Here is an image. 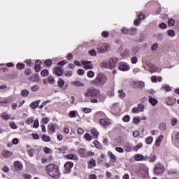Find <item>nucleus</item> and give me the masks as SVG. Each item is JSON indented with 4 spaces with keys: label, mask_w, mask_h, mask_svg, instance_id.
<instances>
[{
    "label": "nucleus",
    "mask_w": 179,
    "mask_h": 179,
    "mask_svg": "<svg viewBox=\"0 0 179 179\" xmlns=\"http://www.w3.org/2000/svg\"><path fill=\"white\" fill-rule=\"evenodd\" d=\"M99 94H100V91L94 87H90L84 92L85 98L83 99V101L87 103L90 101V97H97Z\"/></svg>",
    "instance_id": "nucleus-1"
},
{
    "label": "nucleus",
    "mask_w": 179,
    "mask_h": 179,
    "mask_svg": "<svg viewBox=\"0 0 179 179\" xmlns=\"http://www.w3.org/2000/svg\"><path fill=\"white\" fill-rule=\"evenodd\" d=\"M46 171L52 178H59V169L55 164H49L46 166Z\"/></svg>",
    "instance_id": "nucleus-2"
},
{
    "label": "nucleus",
    "mask_w": 179,
    "mask_h": 179,
    "mask_svg": "<svg viewBox=\"0 0 179 179\" xmlns=\"http://www.w3.org/2000/svg\"><path fill=\"white\" fill-rule=\"evenodd\" d=\"M106 82H107V76L103 74V73H99L94 80H91V85H94V86H103L106 85Z\"/></svg>",
    "instance_id": "nucleus-3"
},
{
    "label": "nucleus",
    "mask_w": 179,
    "mask_h": 179,
    "mask_svg": "<svg viewBox=\"0 0 179 179\" xmlns=\"http://www.w3.org/2000/svg\"><path fill=\"white\" fill-rule=\"evenodd\" d=\"M111 48V46L108 43H100L97 47H96V51L99 54H104V52H107L108 50Z\"/></svg>",
    "instance_id": "nucleus-4"
},
{
    "label": "nucleus",
    "mask_w": 179,
    "mask_h": 179,
    "mask_svg": "<svg viewBox=\"0 0 179 179\" xmlns=\"http://www.w3.org/2000/svg\"><path fill=\"white\" fill-rule=\"evenodd\" d=\"M164 173V166L162 164H158L154 168V174L155 176H160Z\"/></svg>",
    "instance_id": "nucleus-5"
},
{
    "label": "nucleus",
    "mask_w": 179,
    "mask_h": 179,
    "mask_svg": "<svg viewBox=\"0 0 179 179\" xmlns=\"http://www.w3.org/2000/svg\"><path fill=\"white\" fill-rule=\"evenodd\" d=\"M99 124L102 127H108V125H111V120L108 118H101L99 120Z\"/></svg>",
    "instance_id": "nucleus-6"
},
{
    "label": "nucleus",
    "mask_w": 179,
    "mask_h": 179,
    "mask_svg": "<svg viewBox=\"0 0 179 179\" xmlns=\"http://www.w3.org/2000/svg\"><path fill=\"white\" fill-rule=\"evenodd\" d=\"M117 63H118V58L112 57L108 62L110 69H114V68H115Z\"/></svg>",
    "instance_id": "nucleus-7"
},
{
    "label": "nucleus",
    "mask_w": 179,
    "mask_h": 179,
    "mask_svg": "<svg viewBox=\"0 0 179 179\" xmlns=\"http://www.w3.org/2000/svg\"><path fill=\"white\" fill-rule=\"evenodd\" d=\"M72 167H73V162H66V164H64V173H71V171H72Z\"/></svg>",
    "instance_id": "nucleus-8"
},
{
    "label": "nucleus",
    "mask_w": 179,
    "mask_h": 179,
    "mask_svg": "<svg viewBox=\"0 0 179 179\" xmlns=\"http://www.w3.org/2000/svg\"><path fill=\"white\" fill-rule=\"evenodd\" d=\"M81 64L84 66L85 69H93V64L90 61L82 60Z\"/></svg>",
    "instance_id": "nucleus-9"
},
{
    "label": "nucleus",
    "mask_w": 179,
    "mask_h": 179,
    "mask_svg": "<svg viewBox=\"0 0 179 179\" xmlns=\"http://www.w3.org/2000/svg\"><path fill=\"white\" fill-rule=\"evenodd\" d=\"M134 159H135L136 162H142L143 160H145V161L148 160V159H149V157H148V155L143 156L142 154H136L134 156Z\"/></svg>",
    "instance_id": "nucleus-10"
},
{
    "label": "nucleus",
    "mask_w": 179,
    "mask_h": 179,
    "mask_svg": "<svg viewBox=\"0 0 179 179\" xmlns=\"http://www.w3.org/2000/svg\"><path fill=\"white\" fill-rule=\"evenodd\" d=\"M165 102L167 106H174L176 104V99L168 96L165 99Z\"/></svg>",
    "instance_id": "nucleus-11"
},
{
    "label": "nucleus",
    "mask_w": 179,
    "mask_h": 179,
    "mask_svg": "<svg viewBox=\"0 0 179 179\" xmlns=\"http://www.w3.org/2000/svg\"><path fill=\"white\" fill-rule=\"evenodd\" d=\"M120 71H123L124 72L127 71H129L131 69V67L128 65L127 63H120L119 66Z\"/></svg>",
    "instance_id": "nucleus-12"
},
{
    "label": "nucleus",
    "mask_w": 179,
    "mask_h": 179,
    "mask_svg": "<svg viewBox=\"0 0 179 179\" xmlns=\"http://www.w3.org/2000/svg\"><path fill=\"white\" fill-rule=\"evenodd\" d=\"M54 73L57 76H62L64 73V69L61 67H57L54 69Z\"/></svg>",
    "instance_id": "nucleus-13"
},
{
    "label": "nucleus",
    "mask_w": 179,
    "mask_h": 179,
    "mask_svg": "<svg viewBox=\"0 0 179 179\" xmlns=\"http://www.w3.org/2000/svg\"><path fill=\"white\" fill-rule=\"evenodd\" d=\"M13 155V152L8 151V150H3L1 152V155L3 157H5V159H8V157H12Z\"/></svg>",
    "instance_id": "nucleus-14"
},
{
    "label": "nucleus",
    "mask_w": 179,
    "mask_h": 179,
    "mask_svg": "<svg viewBox=\"0 0 179 179\" xmlns=\"http://www.w3.org/2000/svg\"><path fill=\"white\" fill-rule=\"evenodd\" d=\"M14 168L19 171L23 169V165L19 161H16L14 162Z\"/></svg>",
    "instance_id": "nucleus-15"
},
{
    "label": "nucleus",
    "mask_w": 179,
    "mask_h": 179,
    "mask_svg": "<svg viewBox=\"0 0 179 179\" xmlns=\"http://www.w3.org/2000/svg\"><path fill=\"white\" fill-rule=\"evenodd\" d=\"M120 55L122 58H127V57H129V55H131V52L129 50L125 49L120 53Z\"/></svg>",
    "instance_id": "nucleus-16"
},
{
    "label": "nucleus",
    "mask_w": 179,
    "mask_h": 179,
    "mask_svg": "<svg viewBox=\"0 0 179 179\" xmlns=\"http://www.w3.org/2000/svg\"><path fill=\"white\" fill-rule=\"evenodd\" d=\"M41 61L40 60H37L36 62H35V70L37 71V72H40V71H41Z\"/></svg>",
    "instance_id": "nucleus-17"
},
{
    "label": "nucleus",
    "mask_w": 179,
    "mask_h": 179,
    "mask_svg": "<svg viewBox=\"0 0 179 179\" xmlns=\"http://www.w3.org/2000/svg\"><path fill=\"white\" fill-rule=\"evenodd\" d=\"M148 101L149 103H150V104H152V106H155L157 104V103H159V101H157V99L152 97V96H148Z\"/></svg>",
    "instance_id": "nucleus-18"
},
{
    "label": "nucleus",
    "mask_w": 179,
    "mask_h": 179,
    "mask_svg": "<svg viewBox=\"0 0 179 179\" xmlns=\"http://www.w3.org/2000/svg\"><path fill=\"white\" fill-rule=\"evenodd\" d=\"M71 85H73V86H76L77 87H83L85 86V84L79 80L71 82Z\"/></svg>",
    "instance_id": "nucleus-19"
},
{
    "label": "nucleus",
    "mask_w": 179,
    "mask_h": 179,
    "mask_svg": "<svg viewBox=\"0 0 179 179\" xmlns=\"http://www.w3.org/2000/svg\"><path fill=\"white\" fill-rule=\"evenodd\" d=\"M66 157L69 160H79V157H78V155L75 154H69L66 155Z\"/></svg>",
    "instance_id": "nucleus-20"
},
{
    "label": "nucleus",
    "mask_w": 179,
    "mask_h": 179,
    "mask_svg": "<svg viewBox=\"0 0 179 179\" xmlns=\"http://www.w3.org/2000/svg\"><path fill=\"white\" fill-rule=\"evenodd\" d=\"M38 104H40V100L35 101L30 104L31 108L33 110H36L37 107H38Z\"/></svg>",
    "instance_id": "nucleus-21"
},
{
    "label": "nucleus",
    "mask_w": 179,
    "mask_h": 179,
    "mask_svg": "<svg viewBox=\"0 0 179 179\" xmlns=\"http://www.w3.org/2000/svg\"><path fill=\"white\" fill-rule=\"evenodd\" d=\"M137 34H138V29L136 27H133L129 29V34H130V36H135Z\"/></svg>",
    "instance_id": "nucleus-22"
},
{
    "label": "nucleus",
    "mask_w": 179,
    "mask_h": 179,
    "mask_svg": "<svg viewBox=\"0 0 179 179\" xmlns=\"http://www.w3.org/2000/svg\"><path fill=\"white\" fill-rule=\"evenodd\" d=\"M48 132L49 134H54L55 132V125L50 124L48 125Z\"/></svg>",
    "instance_id": "nucleus-23"
},
{
    "label": "nucleus",
    "mask_w": 179,
    "mask_h": 179,
    "mask_svg": "<svg viewBox=\"0 0 179 179\" xmlns=\"http://www.w3.org/2000/svg\"><path fill=\"white\" fill-rule=\"evenodd\" d=\"M79 153L81 155V157H86L87 156V152L84 148L79 149Z\"/></svg>",
    "instance_id": "nucleus-24"
},
{
    "label": "nucleus",
    "mask_w": 179,
    "mask_h": 179,
    "mask_svg": "<svg viewBox=\"0 0 179 179\" xmlns=\"http://www.w3.org/2000/svg\"><path fill=\"white\" fill-rule=\"evenodd\" d=\"M101 68H103L104 69H110V65L107 62H103L100 64Z\"/></svg>",
    "instance_id": "nucleus-25"
},
{
    "label": "nucleus",
    "mask_w": 179,
    "mask_h": 179,
    "mask_svg": "<svg viewBox=\"0 0 179 179\" xmlns=\"http://www.w3.org/2000/svg\"><path fill=\"white\" fill-rule=\"evenodd\" d=\"M132 148L133 145L130 143H127L124 145V150H126V152H131V150H132Z\"/></svg>",
    "instance_id": "nucleus-26"
},
{
    "label": "nucleus",
    "mask_w": 179,
    "mask_h": 179,
    "mask_svg": "<svg viewBox=\"0 0 179 179\" xmlns=\"http://www.w3.org/2000/svg\"><path fill=\"white\" fill-rule=\"evenodd\" d=\"M164 138V136H159V137L156 140V143L155 145L156 146H160L161 143H162V141H163V138Z\"/></svg>",
    "instance_id": "nucleus-27"
},
{
    "label": "nucleus",
    "mask_w": 179,
    "mask_h": 179,
    "mask_svg": "<svg viewBox=\"0 0 179 179\" xmlns=\"http://www.w3.org/2000/svg\"><path fill=\"white\" fill-rule=\"evenodd\" d=\"M91 134L94 136L95 139H97L99 138V131L96 130V129H91Z\"/></svg>",
    "instance_id": "nucleus-28"
},
{
    "label": "nucleus",
    "mask_w": 179,
    "mask_h": 179,
    "mask_svg": "<svg viewBox=\"0 0 179 179\" xmlns=\"http://www.w3.org/2000/svg\"><path fill=\"white\" fill-rule=\"evenodd\" d=\"M77 114H78V111L71 110V111L69 112V115L70 118H76Z\"/></svg>",
    "instance_id": "nucleus-29"
},
{
    "label": "nucleus",
    "mask_w": 179,
    "mask_h": 179,
    "mask_svg": "<svg viewBox=\"0 0 179 179\" xmlns=\"http://www.w3.org/2000/svg\"><path fill=\"white\" fill-rule=\"evenodd\" d=\"M137 107L140 113H143L145 111V105H143V103H138Z\"/></svg>",
    "instance_id": "nucleus-30"
},
{
    "label": "nucleus",
    "mask_w": 179,
    "mask_h": 179,
    "mask_svg": "<svg viewBox=\"0 0 179 179\" xmlns=\"http://www.w3.org/2000/svg\"><path fill=\"white\" fill-rule=\"evenodd\" d=\"M136 86H138V87L139 89H143V87H145V83L142 82V81H138L136 83Z\"/></svg>",
    "instance_id": "nucleus-31"
},
{
    "label": "nucleus",
    "mask_w": 179,
    "mask_h": 179,
    "mask_svg": "<svg viewBox=\"0 0 179 179\" xmlns=\"http://www.w3.org/2000/svg\"><path fill=\"white\" fill-rule=\"evenodd\" d=\"M108 156H109L110 159H111V160L113 161V163H115V160H117V158L115 157V155H114V154H113V152H111V151L108 152Z\"/></svg>",
    "instance_id": "nucleus-32"
},
{
    "label": "nucleus",
    "mask_w": 179,
    "mask_h": 179,
    "mask_svg": "<svg viewBox=\"0 0 179 179\" xmlns=\"http://www.w3.org/2000/svg\"><path fill=\"white\" fill-rule=\"evenodd\" d=\"M106 97L107 96L104 94H100L98 96V99H99V101H104L106 100Z\"/></svg>",
    "instance_id": "nucleus-33"
},
{
    "label": "nucleus",
    "mask_w": 179,
    "mask_h": 179,
    "mask_svg": "<svg viewBox=\"0 0 179 179\" xmlns=\"http://www.w3.org/2000/svg\"><path fill=\"white\" fill-rule=\"evenodd\" d=\"M57 85L59 87H63L64 85H65V81H64L62 78H59L57 81Z\"/></svg>",
    "instance_id": "nucleus-34"
},
{
    "label": "nucleus",
    "mask_w": 179,
    "mask_h": 179,
    "mask_svg": "<svg viewBox=\"0 0 179 179\" xmlns=\"http://www.w3.org/2000/svg\"><path fill=\"white\" fill-rule=\"evenodd\" d=\"M156 71H157V67L153 64H151L150 66V72L153 73V72H156Z\"/></svg>",
    "instance_id": "nucleus-35"
},
{
    "label": "nucleus",
    "mask_w": 179,
    "mask_h": 179,
    "mask_svg": "<svg viewBox=\"0 0 179 179\" xmlns=\"http://www.w3.org/2000/svg\"><path fill=\"white\" fill-rule=\"evenodd\" d=\"M145 142L147 145H151L152 142H153V137L148 136L147 138H145Z\"/></svg>",
    "instance_id": "nucleus-36"
},
{
    "label": "nucleus",
    "mask_w": 179,
    "mask_h": 179,
    "mask_svg": "<svg viewBox=\"0 0 179 179\" xmlns=\"http://www.w3.org/2000/svg\"><path fill=\"white\" fill-rule=\"evenodd\" d=\"M167 34L170 37H174V36H176V31L173 29L168 30Z\"/></svg>",
    "instance_id": "nucleus-37"
},
{
    "label": "nucleus",
    "mask_w": 179,
    "mask_h": 179,
    "mask_svg": "<svg viewBox=\"0 0 179 179\" xmlns=\"http://www.w3.org/2000/svg\"><path fill=\"white\" fill-rule=\"evenodd\" d=\"M118 93H119V97H120V99H124V97H125V96H126V94H125L124 90H120L118 91Z\"/></svg>",
    "instance_id": "nucleus-38"
},
{
    "label": "nucleus",
    "mask_w": 179,
    "mask_h": 179,
    "mask_svg": "<svg viewBox=\"0 0 179 179\" xmlns=\"http://www.w3.org/2000/svg\"><path fill=\"white\" fill-rule=\"evenodd\" d=\"M159 129H161V131H166V129H167V126L166 125V123H160Z\"/></svg>",
    "instance_id": "nucleus-39"
},
{
    "label": "nucleus",
    "mask_w": 179,
    "mask_h": 179,
    "mask_svg": "<svg viewBox=\"0 0 179 179\" xmlns=\"http://www.w3.org/2000/svg\"><path fill=\"white\" fill-rule=\"evenodd\" d=\"M131 120V116H129V115H126L123 118H122V121L124 122H129V121Z\"/></svg>",
    "instance_id": "nucleus-40"
},
{
    "label": "nucleus",
    "mask_w": 179,
    "mask_h": 179,
    "mask_svg": "<svg viewBox=\"0 0 179 179\" xmlns=\"http://www.w3.org/2000/svg\"><path fill=\"white\" fill-rule=\"evenodd\" d=\"M142 146H143V145L142 143H139L133 148V150H134V152H138V150H139Z\"/></svg>",
    "instance_id": "nucleus-41"
},
{
    "label": "nucleus",
    "mask_w": 179,
    "mask_h": 179,
    "mask_svg": "<svg viewBox=\"0 0 179 179\" xmlns=\"http://www.w3.org/2000/svg\"><path fill=\"white\" fill-rule=\"evenodd\" d=\"M88 54H90V55H92V57H96V55H97V52H96V50L94 49H91L88 52Z\"/></svg>",
    "instance_id": "nucleus-42"
},
{
    "label": "nucleus",
    "mask_w": 179,
    "mask_h": 179,
    "mask_svg": "<svg viewBox=\"0 0 179 179\" xmlns=\"http://www.w3.org/2000/svg\"><path fill=\"white\" fill-rule=\"evenodd\" d=\"M121 31L123 34H129V29L127 27H122Z\"/></svg>",
    "instance_id": "nucleus-43"
},
{
    "label": "nucleus",
    "mask_w": 179,
    "mask_h": 179,
    "mask_svg": "<svg viewBox=\"0 0 179 179\" xmlns=\"http://www.w3.org/2000/svg\"><path fill=\"white\" fill-rule=\"evenodd\" d=\"M93 166H96V160L90 159V161L89 162V168L92 169Z\"/></svg>",
    "instance_id": "nucleus-44"
},
{
    "label": "nucleus",
    "mask_w": 179,
    "mask_h": 179,
    "mask_svg": "<svg viewBox=\"0 0 179 179\" xmlns=\"http://www.w3.org/2000/svg\"><path fill=\"white\" fill-rule=\"evenodd\" d=\"M21 96L23 97H27L29 96V91L27 90H24L21 92Z\"/></svg>",
    "instance_id": "nucleus-45"
},
{
    "label": "nucleus",
    "mask_w": 179,
    "mask_h": 179,
    "mask_svg": "<svg viewBox=\"0 0 179 179\" xmlns=\"http://www.w3.org/2000/svg\"><path fill=\"white\" fill-rule=\"evenodd\" d=\"M94 145L97 149H101V144L98 141H94Z\"/></svg>",
    "instance_id": "nucleus-46"
},
{
    "label": "nucleus",
    "mask_w": 179,
    "mask_h": 179,
    "mask_svg": "<svg viewBox=\"0 0 179 179\" xmlns=\"http://www.w3.org/2000/svg\"><path fill=\"white\" fill-rule=\"evenodd\" d=\"M64 75L67 78H71V76H72V75H73V73L72 71H66L64 72Z\"/></svg>",
    "instance_id": "nucleus-47"
},
{
    "label": "nucleus",
    "mask_w": 179,
    "mask_h": 179,
    "mask_svg": "<svg viewBox=\"0 0 179 179\" xmlns=\"http://www.w3.org/2000/svg\"><path fill=\"white\" fill-rule=\"evenodd\" d=\"M137 17H138L140 20H143V19H145V15H143V13L140 12V13L137 15Z\"/></svg>",
    "instance_id": "nucleus-48"
},
{
    "label": "nucleus",
    "mask_w": 179,
    "mask_h": 179,
    "mask_svg": "<svg viewBox=\"0 0 179 179\" xmlns=\"http://www.w3.org/2000/svg\"><path fill=\"white\" fill-rule=\"evenodd\" d=\"M174 23H176L174 19L170 18L168 20V26H174Z\"/></svg>",
    "instance_id": "nucleus-49"
},
{
    "label": "nucleus",
    "mask_w": 179,
    "mask_h": 179,
    "mask_svg": "<svg viewBox=\"0 0 179 179\" xmlns=\"http://www.w3.org/2000/svg\"><path fill=\"white\" fill-rule=\"evenodd\" d=\"M96 116L99 117L100 118H103V117H106V114H104V113H103V112H97L96 113Z\"/></svg>",
    "instance_id": "nucleus-50"
},
{
    "label": "nucleus",
    "mask_w": 179,
    "mask_h": 179,
    "mask_svg": "<svg viewBox=\"0 0 179 179\" xmlns=\"http://www.w3.org/2000/svg\"><path fill=\"white\" fill-rule=\"evenodd\" d=\"M52 65V60H51V59L45 60V66H51Z\"/></svg>",
    "instance_id": "nucleus-51"
},
{
    "label": "nucleus",
    "mask_w": 179,
    "mask_h": 179,
    "mask_svg": "<svg viewBox=\"0 0 179 179\" xmlns=\"http://www.w3.org/2000/svg\"><path fill=\"white\" fill-rule=\"evenodd\" d=\"M36 151L34 150V149H29V150H28V155H29V156H30V157H33V155H34V152H35Z\"/></svg>",
    "instance_id": "nucleus-52"
},
{
    "label": "nucleus",
    "mask_w": 179,
    "mask_h": 179,
    "mask_svg": "<svg viewBox=\"0 0 179 179\" xmlns=\"http://www.w3.org/2000/svg\"><path fill=\"white\" fill-rule=\"evenodd\" d=\"M131 64H136L138 62V57L136 56H134L131 58Z\"/></svg>",
    "instance_id": "nucleus-53"
},
{
    "label": "nucleus",
    "mask_w": 179,
    "mask_h": 179,
    "mask_svg": "<svg viewBox=\"0 0 179 179\" xmlns=\"http://www.w3.org/2000/svg\"><path fill=\"white\" fill-rule=\"evenodd\" d=\"M17 69H24V64L22 63H18L17 64Z\"/></svg>",
    "instance_id": "nucleus-54"
},
{
    "label": "nucleus",
    "mask_w": 179,
    "mask_h": 179,
    "mask_svg": "<svg viewBox=\"0 0 179 179\" xmlns=\"http://www.w3.org/2000/svg\"><path fill=\"white\" fill-rule=\"evenodd\" d=\"M87 75L88 78H93L94 77V72H93V71H90L87 72Z\"/></svg>",
    "instance_id": "nucleus-55"
},
{
    "label": "nucleus",
    "mask_w": 179,
    "mask_h": 179,
    "mask_svg": "<svg viewBox=\"0 0 179 179\" xmlns=\"http://www.w3.org/2000/svg\"><path fill=\"white\" fill-rule=\"evenodd\" d=\"M9 125H10V128H12V129H17V126L13 122H10Z\"/></svg>",
    "instance_id": "nucleus-56"
},
{
    "label": "nucleus",
    "mask_w": 179,
    "mask_h": 179,
    "mask_svg": "<svg viewBox=\"0 0 179 179\" xmlns=\"http://www.w3.org/2000/svg\"><path fill=\"white\" fill-rule=\"evenodd\" d=\"M84 136L87 141H92V136H90V134L87 133L85 134Z\"/></svg>",
    "instance_id": "nucleus-57"
},
{
    "label": "nucleus",
    "mask_w": 179,
    "mask_h": 179,
    "mask_svg": "<svg viewBox=\"0 0 179 179\" xmlns=\"http://www.w3.org/2000/svg\"><path fill=\"white\" fill-rule=\"evenodd\" d=\"M177 122H178V120H177V118L173 117L171 120V125H173V127H174V125H176V124H177Z\"/></svg>",
    "instance_id": "nucleus-58"
},
{
    "label": "nucleus",
    "mask_w": 179,
    "mask_h": 179,
    "mask_svg": "<svg viewBox=\"0 0 179 179\" xmlns=\"http://www.w3.org/2000/svg\"><path fill=\"white\" fill-rule=\"evenodd\" d=\"M1 118H3V120H9V115L4 113L2 114Z\"/></svg>",
    "instance_id": "nucleus-59"
},
{
    "label": "nucleus",
    "mask_w": 179,
    "mask_h": 179,
    "mask_svg": "<svg viewBox=\"0 0 179 179\" xmlns=\"http://www.w3.org/2000/svg\"><path fill=\"white\" fill-rule=\"evenodd\" d=\"M159 27H160V29H167V24H166V23H161L159 24Z\"/></svg>",
    "instance_id": "nucleus-60"
},
{
    "label": "nucleus",
    "mask_w": 179,
    "mask_h": 179,
    "mask_svg": "<svg viewBox=\"0 0 179 179\" xmlns=\"http://www.w3.org/2000/svg\"><path fill=\"white\" fill-rule=\"evenodd\" d=\"M149 160H150V162H155L156 161V155H151Z\"/></svg>",
    "instance_id": "nucleus-61"
},
{
    "label": "nucleus",
    "mask_w": 179,
    "mask_h": 179,
    "mask_svg": "<svg viewBox=\"0 0 179 179\" xmlns=\"http://www.w3.org/2000/svg\"><path fill=\"white\" fill-rule=\"evenodd\" d=\"M38 125H39L38 120L36 119V120H34L33 127L34 128H38Z\"/></svg>",
    "instance_id": "nucleus-62"
},
{
    "label": "nucleus",
    "mask_w": 179,
    "mask_h": 179,
    "mask_svg": "<svg viewBox=\"0 0 179 179\" xmlns=\"http://www.w3.org/2000/svg\"><path fill=\"white\" fill-rule=\"evenodd\" d=\"M2 171H3L4 173H9V167H8L7 166H3L1 169Z\"/></svg>",
    "instance_id": "nucleus-63"
},
{
    "label": "nucleus",
    "mask_w": 179,
    "mask_h": 179,
    "mask_svg": "<svg viewBox=\"0 0 179 179\" xmlns=\"http://www.w3.org/2000/svg\"><path fill=\"white\" fill-rule=\"evenodd\" d=\"M83 111L86 114H89L92 111V109H90V108H84Z\"/></svg>",
    "instance_id": "nucleus-64"
}]
</instances>
